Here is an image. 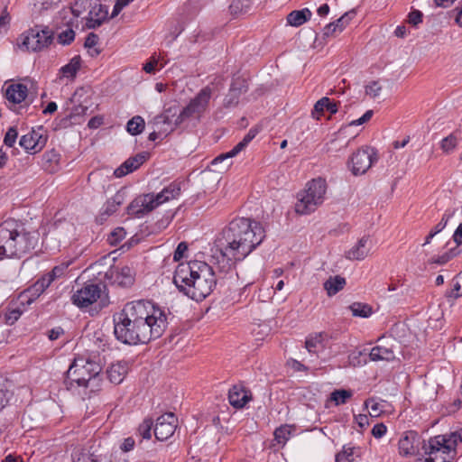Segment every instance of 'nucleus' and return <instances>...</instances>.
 Wrapping results in <instances>:
<instances>
[{
    "label": "nucleus",
    "mask_w": 462,
    "mask_h": 462,
    "mask_svg": "<svg viewBox=\"0 0 462 462\" xmlns=\"http://www.w3.org/2000/svg\"><path fill=\"white\" fill-rule=\"evenodd\" d=\"M265 238L260 222L246 217H237L223 228L216 239L214 254L222 261L223 271H232L237 261L244 260Z\"/></svg>",
    "instance_id": "nucleus-1"
},
{
    "label": "nucleus",
    "mask_w": 462,
    "mask_h": 462,
    "mask_svg": "<svg viewBox=\"0 0 462 462\" xmlns=\"http://www.w3.org/2000/svg\"><path fill=\"white\" fill-rule=\"evenodd\" d=\"M214 254L210 264L204 262L180 263L174 273L173 282L185 295L196 301L208 296L217 282L230 271L220 268L222 261Z\"/></svg>",
    "instance_id": "nucleus-2"
},
{
    "label": "nucleus",
    "mask_w": 462,
    "mask_h": 462,
    "mask_svg": "<svg viewBox=\"0 0 462 462\" xmlns=\"http://www.w3.org/2000/svg\"><path fill=\"white\" fill-rule=\"evenodd\" d=\"M102 371V365L89 357H75L72 364L67 371L65 384L69 391L87 394V390L90 393L99 390L101 378L99 376Z\"/></svg>",
    "instance_id": "nucleus-3"
},
{
    "label": "nucleus",
    "mask_w": 462,
    "mask_h": 462,
    "mask_svg": "<svg viewBox=\"0 0 462 462\" xmlns=\"http://www.w3.org/2000/svg\"><path fill=\"white\" fill-rule=\"evenodd\" d=\"M36 234L19 231L14 221H5L0 225V259L21 258L37 245Z\"/></svg>",
    "instance_id": "nucleus-4"
},
{
    "label": "nucleus",
    "mask_w": 462,
    "mask_h": 462,
    "mask_svg": "<svg viewBox=\"0 0 462 462\" xmlns=\"http://www.w3.org/2000/svg\"><path fill=\"white\" fill-rule=\"evenodd\" d=\"M462 443V430L430 438L422 449L427 457L418 462H451L457 454V447Z\"/></svg>",
    "instance_id": "nucleus-5"
},
{
    "label": "nucleus",
    "mask_w": 462,
    "mask_h": 462,
    "mask_svg": "<svg viewBox=\"0 0 462 462\" xmlns=\"http://www.w3.org/2000/svg\"><path fill=\"white\" fill-rule=\"evenodd\" d=\"M327 183L324 179H313L308 182L306 189L298 194L295 211L300 215L314 212L325 199Z\"/></svg>",
    "instance_id": "nucleus-6"
},
{
    "label": "nucleus",
    "mask_w": 462,
    "mask_h": 462,
    "mask_svg": "<svg viewBox=\"0 0 462 462\" xmlns=\"http://www.w3.org/2000/svg\"><path fill=\"white\" fill-rule=\"evenodd\" d=\"M158 312L164 311L149 300H139L126 303L117 318L125 320L127 324L129 322L135 324L150 320V318L157 316Z\"/></svg>",
    "instance_id": "nucleus-7"
},
{
    "label": "nucleus",
    "mask_w": 462,
    "mask_h": 462,
    "mask_svg": "<svg viewBox=\"0 0 462 462\" xmlns=\"http://www.w3.org/2000/svg\"><path fill=\"white\" fill-rule=\"evenodd\" d=\"M167 327V316L165 312H158L157 316H152L150 320L135 323L139 335L135 336V339L139 344L145 345L151 340L160 337ZM134 337H131L133 341Z\"/></svg>",
    "instance_id": "nucleus-8"
},
{
    "label": "nucleus",
    "mask_w": 462,
    "mask_h": 462,
    "mask_svg": "<svg viewBox=\"0 0 462 462\" xmlns=\"http://www.w3.org/2000/svg\"><path fill=\"white\" fill-rule=\"evenodd\" d=\"M81 7L90 8L86 23V26L88 29H95L99 27L107 19L108 9L106 5L100 4L98 0L76 1L72 9L73 14L79 16Z\"/></svg>",
    "instance_id": "nucleus-9"
},
{
    "label": "nucleus",
    "mask_w": 462,
    "mask_h": 462,
    "mask_svg": "<svg viewBox=\"0 0 462 462\" xmlns=\"http://www.w3.org/2000/svg\"><path fill=\"white\" fill-rule=\"evenodd\" d=\"M356 348L348 356L349 364L353 366L365 365L370 361H386L390 362L396 358L392 348H363V351H357Z\"/></svg>",
    "instance_id": "nucleus-10"
},
{
    "label": "nucleus",
    "mask_w": 462,
    "mask_h": 462,
    "mask_svg": "<svg viewBox=\"0 0 462 462\" xmlns=\"http://www.w3.org/2000/svg\"><path fill=\"white\" fill-rule=\"evenodd\" d=\"M52 42V32L48 28L35 26L30 29L23 37L22 45L27 50L40 51Z\"/></svg>",
    "instance_id": "nucleus-11"
},
{
    "label": "nucleus",
    "mask_w": 462,
    "mask_h": 462,
    "mask_svg": "<svg viewBox=\"0 0 462 462\" xmlns=\"http://www.w3.org/2000/svg\"><path fill=\"white\" fill-rule=\"evenodd\" d=\"M210 97L211 89L208 87L202 88L199 94L180 111L181 118H183L185 122L191 118H199L207 110Z\"/></svg>",
    "instance_id": "nucleus-12"
},
{
    "label": "nucleus",
    "mask_w": 462,
    "mask_h": 462,
    "mask_svg": "<svg viewBox=\"0 0 462 462\" xmlns=\"http://www.w3.org/2000/svg\"><path fill=\"white\" fill-rule=\"evenodd\" d=\"M376 161L377 155L373 148L365 147L357 150L350 159L351 171L354 175L364 174Z\"/></svg>",
    "instance_id": "nucleus-13"
},
{
    "label": "nucleus",
    "mask_w": 462,
    "mask_h": 462,
    "mask_svg": "<svg viewBox=\"0 0 462 462\" xmlns=\"http://www.w3.org/2000/svg\"><path fill=\"white\" fill-rule=\"evenodd\" d=\"M159 207L153 193L137 196L127 207L128 215L143 217Z\"/></svg>",
    "instance_id": "nucleus-14"
},
{
    "label": "nucleus",
    "mask_w": 462,
    "mask_h": 462,
    "mask_svg": "<svg viewBox=\"0 0 462 462\" xmlns=\"http://www.w3.org/2000/svg\"><path fill=\"white\" fill-rule=\"evenodd\" d=\"M100 294L101 287L99 284L88 283L73 293L71 300L79 308H85L96 302Z\"/></svg>",
    "instance_id": "nucleus-15"
},
{
    "label": "nucleus",
    "mask_w": 462,
    "mask_h": 462,
    "mask_svg": "<svg viewBox=\"0 0 462 462\" xmlns=\"http://www.w3.org/2000/svg\"><path fill=\"white\" fill-rule=\"evenodd\" d=\"M178 419L172 412H167L157 418L153 429L155 438L163 441L171 438L176 430Z\"/></svg>",
    "instance_id": "nucleus-16"
},
{
    "label": "nucleus",
    "mask_w": 462,
    "mask_h": 462,
    "mask_svg": "<svg viewBox=\"0 0 462 462\" xmlns=\"http://www.w3.org/2000/svg\"><path fill=\"white\" fill-rule=\"evenodd\" d=\"M115 329L114 333L116 338L125 345H138L139 341H137L135 338H134L133 341L130 340L131 337L139 335V331H137V328H134L135 324L134 322H129L127 324L125 320L121 319H115Z\"/></svg>",
    "instance_id": "nucleus-17"
},
{
    "label": "nucleus",
    "mask_w": 462,
    "mask_h": 462,
    "mask_svg": "<svg viewBox=\"0 0 462 462\" xmlns=\"http://www.w3.org/2000/svg\"><path fill=\"white\" fill-rule=\"evenodd\" d=\"M253 399L251 391L241 384L234 385L228 392V401L236 409H243Z\"/></svg>",
    "instance_id": "nucleus-18"
},
{
    "label": "nucleus",
    "mask_w": 462,
    "mask_h": 462,
    "mask_svg": "<svg viewBox=\"0 0 462 462\" xmlns=\"http://www.w3.org/2000/svg\"><path fill=\"white\" fill-rule=\"evenodd\" d=\"M46 141V137L42 135L40 130H32L21 137L19 144L27 152L34 153L44 147Z\"/></svg>",
    "instance_id": "nucleus-19"
},
{
    "label": "nucleus",
    "mask_w": 462,
    "mask_h": 462,
    "mask_svg": "<svg viewBox=\"0 0 462 462\" xmlns=\"http://www.w3.org/2000/svg\"><path fill=\"white\" fill-rule=\"evenodd\" d=\"M148 158L149 153L145 152H140L133 157H130L115 170V176L116 178H122L127 175L128 173L133 172L134 171L137 170L143 162H145Z\"/></svg>",
    "instance_id": "nucleus-20"
},
{
    "label": "nucleus",
    "mask_w": 462,
    "mask_h": 462,
    "mask_svg": "<svg viewBox=\"0 0 462 462\" xmlns=\"http://www.w3.org/2000/svg\"><path fill=\"white\" fill-rule=\"evenodd\" d=\"M372 241L369 236H363L348 251L346 252V257L349 260H364L370 253Z\"/></svg>",
    "instance_id": "nucleus-21"
},
{
    "label": "nucleus",
    "mask_w": 462,
    "mask_h": 462,
    "mask_svg": "<svg viewBox=\"0 0 462 462\" xmlns=\"http://www.w3.org/2000/svg\"><path fill=\"white\" fill-rule=\"evenodd\" d=\"M258 130L256 128H251L248 133L244 136L243 140L240 141L236 146L233 147L229 152L220 154L212 161V164H217L223 162L226 159L233 158L241 152L248 145V143L256 136Z\"/></svg>",
    "instance_id": "nucleus-22"
},
{
    "label": "nucleus",
    "mask_w": 462,
    "mask_h": 462,
    "mask_svg": "<svg viewBox=\"0 0 462 462\" xmlns=\"http://www.w3.org/2000/svg\"><path fill=\"white\" fill-rule=\"evenodd\" d=\"M420 436L414 430L403 432L399 439V452L402 456L413 455L416 452L415 443L419 441Z\"/></svg>",
    "instance_id": "nucleus-23"
},
{
    "label": "nucleus",
    "mask_w": 462,
    "mask_h": 462,
    "mask_svg": "<svg viewBox=\"0 0 462 462\" xmlns=\"http://www.w3.org/2000/svg\"><path fill=\"white\" fill-rule=\"evenodd\" d=\"M110 277L114 282L121 287H129L134 283V272L128 266L116 267L110 271Z\"/></svg>",
    "instance_id": "nucleus-24"
},
{
    "label": "nucleus",
    "mask_w": 462,
    "mask_h": 462,
    "mask_svg": "<svg viewBox=\"0 0 462 462\" xmlns=\"http://www.w3.org/2000/svg\"><path fill=\"white\" fill-rule=\"evenodd\" d=\"M28 95V88L21 83L11 84L5 89V97L13 105L21 104Z\"/></svg>",
    "instance_id": "nucleus-25"
},
{
    "label": "nucleus",
    "mask_w": 462,
    "mask_h": 462,
    "mask_svg": "<svg viewBox=\"0 0 462 462\" xmlns=\"http://www.w3.org/2000/svg\"><path fill=\"white\" fill-rule=\"evenodd\" d=\"M181 192L180 183L177 181H173L170 183L168 186L162 189V190L157 193L155 196V200L158 205H162L165 202H168L171 199H178Z\"/></svg>",
    "instance_id": "nucleus-26"
},
{
    "label": "nucleus",
    "mask_w": 462,
    "mask_h": 462,
    "mask_svg": "<svg viewBox=\"0 0 462 462\" xmlns=\"http://www.w3.org/2000/svg\"><path fill=\"white\" fill-rule=\"evenodd\" d=\"M361 448L351 443L346 444L335 456V462H356L361 457Z\"/></svg>",
    "instance_id": "nucleus-27"
},
{
    "label": "nucleus",
    "mask_w": 462,
    "mask_h": 462,
    "mask_svg": "<svg viewBox=\"0 0 462 462\" xmlns=\"http://www.w3.org/2000/svg\"><path fill=\"white\" fill-rule=\"evenodd\" d=\"M128 365L125 362L112 364L106 370L108 380L114 384L121 383L128 373Z\"/></svg>",
    "instance_id": "nucleus-28"
},
{
    "label": "nucleus",
    "mask_w": 462,
    "mask_h": 462,
    "mask_svg": "<svg viewBox=\"0 0 462 462\" xmlns=\"http://www.w3.org/2000/svg\"><path fill=\"white\" fill-rule=\"evenodd\" d=\"M60 154L54 149L47 151L42 155V168L49 173H55L60 170Z\"/></svg>",
    "instance_id": "nucleus-29"
},
{
    "label": "nucleus",
    "mask_w": 462,
    "mask_h": 462,
    "mask_svg": "<svg viewBox=\"0 0 462 462\" xmlns=\"http://www.w3.org/2000/svg\"><path fill=\"white\" fill-rule=\"evenodd\" d=\"M163 118L168 127H171V133L173 132L178 126L185 123L184 119L180 116V112L178 111L176 106H171L159 115Z\"/></svg>",
    "instance_id": "nucleus-30"
},
{
    "label": "nucleus",
    "mask_w": 462,
    "mask_h": 462,
    "mask_svg": "<svg viewBox=\"0 0 462 462\" xmlns=\"http://www.w3.org/2000/svg\"><path fill=\"white\" fill-rule=\"evenodd\" d=\"M13 382L0 374V411L7 405L13 395Z\"/></svg>",
    "instance_id": "nucleus-31"
},
{
    "label": "nucleus",
    "mask_w": 462,
    "mask_h": 462,
    "mask_svg": "<svg viewBox=\"0 0 462 462\" xmlns=\"http://www.w3.org/2000/svg\"><path fill=\"white\" fill-rule=\"evenodd\" d=\"M346 282V279L340 275L330 276L323 284L328 296L331 297L336 295L338 291L344 289Z\"/></svg>",
    "instance_id": "nucleus-32"
},
{
    "label": "nucleus",
    "mask_w": 462,
    "mask_h": 462,
    "mask_svg": "<svg viewBox=\"0 0 462 462\" xmlns=\"http://www.w3.org/2000/svg\"><path fill=\"white\" fill-rule=\"evenodd\" d=\"M314 365L313 359H307L306 356H300V359L290 357L287 359L285 366L293 372H309L310 365Z\"/></svg>",
    "instance_id": "nucleus-33"
},
{
    "label": "nucleus",
    "mask_w": 462,
    "mask_h": 462,
    "mask_svg": "<svg viewBox=\"0 0 462 462\" xmlns=\"http://www.w3.org/2000/svg\"><path fill=\"white\" fill-rule=\"evenodd\" d=\"M312 14L308 8L295 10L291 12L287 16V22L291 26H300L309 21Z\"/></svg>",
    "instance_id": "nucleus-34"
},
{
    "label": "nucleus",
    "mask_w": 462,
    "mask_h": 462,
    "mask_svg": "<svg viewBox=\"0 0 462 462\" xmlns=\"http://www.w3.org/2000/svg\"><path fill=\"white\" fill-rule=\"evenodd\" d=\"M292 434V428L290 425H282L278 427L274 432V440L277 442V444L281 445V447H284L287 441L291 439V436Z\"/></svg>",
    "instance_id": "nucleus-35"
},
{
    "label": "nucleus",
    "mask_w": 462,
    "mask_h": 462,
    "mask_svg": "<svg viewBox=\"0 0 462 462\" xmlns=\"http://www.w3.org/2000/svg\"><path fill=\"white\" fill-rule=\"evenodd\" d=\"M81 58L79 55L73 57L70 61L65 66L61 67L60 72L63 77L75 78L77 72L80 69Z\"/></svg>",
    "instance_id": "nucleus-36"
},
{
    "label": "nucleus",
    "mask_w": 462,
    "mask_h": 462,
    "mask_svg": "<svg viewBox=\"0 0 462 462\" xmlns=\"http://www.w3.org/2000/svg\"><path fill=\"white\" fill-rule=\"evenodd\" d=\"M325 110H328L330 114H336L337 112V104L330 102L328 97H322L314 106L313 114L322 115Z\"/></svg>",
    "instance_id": "nucleus-37"
},
{
    "label": "nucleus",
    "mask_w": 462,
    "mask_h": 462,
    "mask_svg": "<svg viewBox=\"0 0 462 462\" xmlns=\"http://www.w3.org/2000/svg\"><path fill=\"white\" fill-rule=\"evenodd\" d=\"M353 396L351 390L338 389L333 391L328 401L333 402L336 406L345 404Z\"/></svg>",
    "instance_id": "nucleus-38"
},
{
    "label": "nucleus",
    "mask_w": 462,
    "mask_h": 462,
    "mask_svg": "<svg viewBox=\"0 0 462 462\" xmlns=\"http://www.w3.org/2000/svg\"><path fill=\"white\" fill-rule=\"evenodd\" d=\"M54 281L47 273L38 279V281L29 289L32 295L40 296Z\"/></svg>",
    "instance_id": "nucleus-39"
},
{
    "label": "nucleus",
    "mask_w": 462,
    "mask_h": 462,
    "mask_svg": "<svg viewBox=\"0 0 462 462\" xmlns=\"http://www.w3.org/2000/svg\"><path fill=\"white\" fill-rule=\"evenodd\" d=\"M445 295L448 300L462 296V273L453 278L451 289L447 291Z\"/></svg>",
    "instance_id": "nucleus-40"
},
{
    "label": "nucleus",
    "mask_w": 462,
    "mask_h": 462,
    "mask_svg": "<svg viewBox=\"0 0 462 462\" xmlns=\"http://www.w3.org/2000/svg\"><path fill=\"white\" fill-rule=\"evenodd\" d=\"M144 125L143 118L140 116H135L128 121L126 130L130 134L137 135L143 131Z\"/></svg>",
    "instance_id": "nucleus-41"
},
{
    "label": "nucleus",
    "mask_w": 462,
    "mask_h": 462,
    "mask_svg": "<svg viewBox=\"0 0 462 462\" xmlns=\"http://www.w3.org/2000/svg\"><path fill=\"white\" fill-rule=\"evenodd\" d=\"M458 137L455 133L450 134L447 137L443 138L440 142V149L444 153L449 154L457 148L458 144Z\"/></svg>",
    "instance_id": "nucleus-42"
},
{
    "label": "nucleus",
    "mask_w": 462,
    "mask_h": 462,
    "mask_svg": "<svg viewBox=\"0 0 462 462\" xmlns=\"http://www.w3.org/2000/svg\"><path fill=\"white\" fill-rule=\"evenodd\" d=\"M352 314L356 317L368 318L372 313V307L368 304L355 302L349 306Z\"/></svg>",
    "instance_id": "nucleus-43"
},
{
    "label": "nucleus",
    "mask_w": 462,
    "mask_h": 462,
    "mask_svg": "<svg viewBox=\"0 0 462 462\" xmlns=\"http://www.w3.org/2000/svg\"><path fill=\"white\" fill-rule=\"evenodd\" d=\"M123 202L124 194L121 192H117L113 198L106 201L104 213L108 216L112 215L117 210L118 207L121 206Z\"/></svg>",
    "instance_id": "nucleus-44"
},
{
    "label": "nucleus",
    "mask_w": 462,
    "mask_h": 462,
    "mask_svg": "<svg viewBox=\"0 0 462 462\" xmlns=\"http://www.w3.org/2000/svg\"><path fill=\"white\" fill-rule=\"evenodd\" d=\"M328 344V335L324 332L310 334L306 337L305 346Z\"/></svg>",
    "instance_id": "nucleus-45"
},
{
    "label": "nucleus",
    "mask_w": 462,
    "mask_h": 462,
    "mask_svg": "<svg viewBox=\"0 0 462 462\" xmlns=\"http://www.w3.org/2000/svg\"><path fill=\"white\" fill-rule=\"evenodd\" d=\"M155 424L153 423V420L151 418H146L143 420V422L139 425L137 429V433L143 439H150L152 437V430L154 429Z\"/></svg>",
    "instance_id": "nucleus-46"
},
{
    "label": "nucleus",
    "mask_w": 462,
    "mask_h": 462,
    "mask_svg": "<svg viewBox=\"0 0 462 462\" xmlns=\"http://www.w3.org/2000/svg\"><path fill=\"white\" fill-rule=\"evenodd\" d=\"M149 125L156 133H160L163 136H167L171 134V127L167 126V124H165V121L160 116H156L152 122H149Z\"/></svg>",
    "instance_id": "nucleus-47"
},
{
    "label": "nucleus",
    "mask_w": 462,
    "mask_h": 462,
    "mask_svg": "<svg viewBox=\"0 0 462 462\" xmlns=\"http://www.w3.org/2000/svg\"><path fill=\"white\" fill-rule=\"evenodd\" d=\"M23 311L19 308L8 307L5 314V323L6 325H14L21 317Z\"/></svg>",
    "instance_id": "nucleus-48"
},
{
    "label": "nucleus",
    "mask_w": 462,
    "mask_h": 462,
    "mask_svg": "<svg viewBox=\"0 0 462 462\" xmlns=\"http://www.w3.org/2000/svg\"><path fill=\"white\" fill-rule=\"evenodd\" d=\"M356 12L351 10L349 12L345 13L340 18H338L335 23L337 30L338 33L343 32L346 26L349 23V22L355 17Z\"/></svg>",
    "instance_id": "nucleus-49"
},
{
    "label": "nucleus",
    "mask_w": 462,
    "mask_h": 462,
    "mask_svg": "<svg viewBox=\"0 0 462 462\" xmlns=\"http://www.w3.org/2000/svg\"><path fill=\"white\" fill-rule=\"evenodd\" d=\"M364 405L371 409L370 415L373 417H378L383 412V406L374 397L366 399Z\"/></svg>",
    "instance_id": "nucleus-50"
},
{
    "label": "nucleus",
    "mask_w": 462,
    "mask_h": 462,
    "mask_svg": "<svg viewBox=\"0 0 462 462\" xmlns=\"http://www.w3.org/2000/svg\"><path fill=\"white\" fill-rule=\"evenodd\" d=\"M242 94L229 88L228 94L224 98V106L226 108L236 106L239 103V97Z\"/></svg>",
    "instance_id": "nucleus-51"
},
{
    "label": "nucleus",
    "mask_w": 462,
    "mask_h": 462,
    "mask_svg": "<svg viewBox=\"0 0 462 462\" xmlns=\"http://www.w3.org/2000/svg\"><path fill=\"white\" fill-rule=\"evenodd\" d=\"M230 88L243 94L247 91L248 85L244 78L236 77L233 79Z\"/></svg>",
    "instance_id": "nucleus-52"
},
{
    "label": "nucleus",
    "mask_w": 462,
    "mask_h": 462,
    "mask_svg": "<svg viewBox=\"0 0 462 462\" xmlns=\"http://www.w3.org/2000/svg\"><path fill=\"white\" fill-rule=\"evenodd\" d=\"M125 235L126 232L125 228L116 227L111 232L108 241L111 245H117L125 237Z\"/></svg>",
    "instance_id": "nucleus-53"
},
{
    "label": "nucleus",
    "mask_w": 462,
    "mask_h": 462,
    "mask_svg": "<svg viewBox=\"0 0 462 462\" xmlns=\"http://www.w3.org/2000/svg\"><path fill=\"white\" fill-rule=\"evenodd\" d=\"M365 94L373 98L377 97L382 90L379 81L374 80L365 86Z\"/></svg>",
    "instance_id": "nucleus-54"
},
{
    "label": "nucleus",
    "mask_w": 462,
    "mask_h": 462,
    "mask_svg": "<svg viewBox=\"0 0 462 462\" xmlns=\"http://www.w3.org/2000/svg\"><path fill=\"white\" fill-rule=\"evenodd\" d=\"M74 38L75 32L70 28L61 32L58 36L59 42L63 45L70 44L74 41Z\"/></svg>",
    "instance_id": "nucleus-55"
},
{
    "label": "nucleus",
    "mask_w": 462,
    "mask_h": 462,
    "mask_svg": "<svg viewBox=\"0 0 462 462\" xmlns=\"http://www.w3.org/2000/svg\"><path fill=\"white\" fill-rule=\"evenodd\" d=\"M17 135H18V133H17L16 128L10 127L5 135L4 143L6 146L12 147L16 141Z\"/></svg>",
    "instance_id": "nucleus-56"
},
{
    "label": "nucleus",
    "mask_w": 462,
    "mask_h": 462,
    "mask_svg": "<svg viewBox=\"0 0 462 462\" xmlns=\"http://www.w3.org/2000/svg\"><path fill=\"white\" fill-rule=\"evenodd\" d=\"M74 460L76 462H97L96 455L86 451L79 452Z\"/></svg>",
    "instance_id": "nucleus-57"
},
{
    "label": "nucleus",
    "mask_w": 462,
    "mask_h": 462,
    "mask_svg": "<svg viewBox=\"0 0 462 462\" xmlns=\"http://www.w3.org/2000/svg\"><path fill=\"white\" fill-rule=\"evenodd\" d=\"M69 264L68 263H61L60 265L55 266L51 272L48 273L52 278L53 281H55L57 278H60L64 275Z\"/></svg>",
    "instance_id": "nucleus-58"
},
{
    "label": "nucleus",
    "mask_w": 462,
    "mask_h": 462,
    "mask_svg": "<svg viewBox=\"0 0 462 462\" xmlns=\"http://www.w3.org/2000/svg\"><path fill=\"white\" fill-rule=\"evenodd\" d=\"M188 250V245L185 242H180L173 254V260L178 262L184 257V254Z\"/></svg>",
    "instance_id": "nucleus-59"
},
{
    "label": "nucleus",
    "mask_w": 462,
    "mask_h": 462,
    "mask_svg": "<svg viewBox=\"0 0 462 462\" xmlns=\"http://www.w3.org/2000/svg\"><path fill=\"white\" fill-rule=\"evenodd\" d=\"M374 115L373 110H367L360 118L351 121L348 126L360 125L368 122Z\"/></svg>",
    "instance_id": "nucleus-60"
},
{
    "label": "nucleus",
    "mask_w": 462,
    "mask_h": 462,
    "mask_svg": "<svg viewBox=\"0 0 462 462\" xmlns=\"http://www.w3.org/2000/svg\"><path fill=\"white\" fill-rule=\"evenodd\" d=\"M387 427L383 423H377L372 429V435L376 439H380L385 435Z\"/></svg>",
    "instance_id": "nucleus-61"
},
{
    "label": "nucleus",
    "mask_w": 462,
    "mask_h": 462,
    "mask_svg": "<svg viewBox=\"0 0 462 462\" xmlns=\"http://www.w3.org/2000/svg\"><path fill=\"white\" fill-rule=\"evenodd\" d=\"M409 23L416 26L422 22V13L419 10H414L409 14Z\"/></svg>",
    "instance_id": "nucleus-62"
},
{
    "label": "nucleus",
    "mask_w": 462,
    "mask_h": 462,
    "mask_svg": "<svg viewBox=\"0 0 462 462\" xmlns=\"http://www.w3.org/2000/svg\"><path fill=\"white\" fill-rule=\"evenodd\" d=\"M98 40H99V38L96 33L90 32L88 34V36L85 40L84 46L87 49H92V48L96 47V45L98 42Z\"/></svg>",
    "instance_id": "nucleus-63"
},
{
    "label": "nucleus",
    "mask_w": 462,
    "mask_h": 462,
    "mask_svg": "<svg viewBox=\"0 0 462 462\" xmlns=\"http://www.w3.org/2000/svg\"><path fill=\"white\" fill-rule=\"evenodd\" d=\"M337 33H338V32L337 30L335 23H331L326 25L323 29V37L324 38L333 37Z\"/></svg>",
    "instance_id": "nucleus-64"
}]
</instances>
